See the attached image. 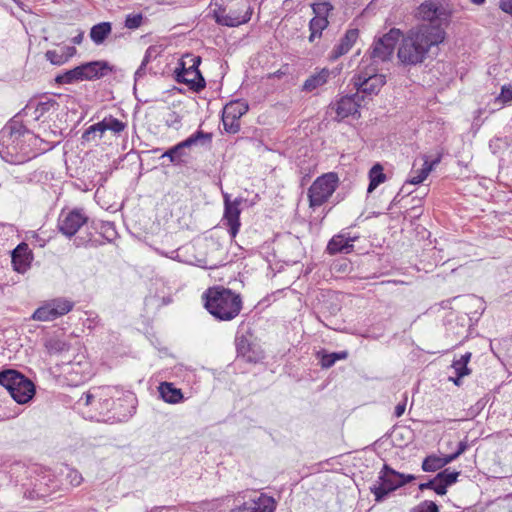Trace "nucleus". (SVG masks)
<instances>
[{"mask_svg": "<svg viewBox=\"0 0 512 512\" xmlns=\"http://www.w3.org/2000/svg\"><path fill=\"white\" fill-rule=\"evenodd\" d=\"M401 36L397 57L404 66H416L426 60L433 47L445 40L446 32L439 25L419 24Z\"/></svg>", "mask_w": 512, "mask_h": 512, "instance_id": "nucleus-1", "label": "nucleus"}, {"mask_svg": "<svg viewBox=\"0 0 512 512\" xmlns=\"http://www.w3.org/2000/svg\"><path fill=\"white\" fill-rule=\"evenodd\" d=\"M36 141L33 133L17 122L5 125L0 131V156L10 164H22L33 157L32 144Z\"/></svg>", "mask_w": 512, "mask_h": 512, "instance_id": "nucleus-2", "label": "nucleus"}, {"mask_svg": "<svg viewBox=\"0 0 512 512\" xmlns=\"http://www.w3.org/2000/svg\"><path fill=\"white\" fill-rule=\"evenodd\" d=\"M204 307L220 321H230L237 317L242 309L239 294L220 286L208 288L202 295Z\"/></svg>", "mask_w": 512, "mask_h": 512, "instance_id": "nucleus-3", "label": "nucleus"}, {"mask_svg": "<svg viewBox=\"0 0 512 512\" xmlns=\"http://www.w3.org/2000/svg\"><path fill=\"white\" fill-rule=\"evenodd\" d=\"M378 70L374 63H370L352 77L351 82L358 95L362 93L371 96L381 90L386 83V77L383 74H379Z\"/></svg>", "mask_w": 512, "mask_h": 512, "instance_id": "nucleus-4", "label": "nucleus"}, {"mask_svg": "<svg viewBox=\"0 0 512 512\" xmlns=\"http://www.w3.org/2000/svg\"><path fill=\"white\" fill-rule=\"evenodd\" d=\"M402 35L400 29L392 28L386 34L375 39L369 51L371 63L378 67L379 63L390 61L395 47Z\"/></svg>", "mask_w": 512, "mask_h": 512, "instance_id": "nucleus-5", "label": "nucleus"}, {"mask_svg": "<svg viewBox=\"0 0 512 512\" xmlns=\"http://www.w3.org/2000/svg\"><path fill=\"white\" fill-rule=\"evenodd\" d=\"M338 185L337 174L330 172L318 177L308 189L310 207H319L334 193Z\"/></svg>", "mask_w": 512, "mask_h": 512, "instance_id": "nucleus-6", "label": "nucleus"}, {"mask_svg": "<svg viewBox=\"0 0 512 512\" xmlns=\"http://www.w3.org/2000/svg\"><path fill=\"white\" fill-rule=\"evenodd\" d=\"M116 392L114 387H95L83 393L78 403L92 406L100 414H104L114 408L113 398Z\"/></svg>", "mask_w": 512, "mask_h": 512, "instance_id": "nucleus-7", "label": "nucleus"}, {"mask_svg": "<svg viewBox=\"0 0 512 512\" xmlns=\"http://www.w3.org/2000/svg\"><path fill=\"white\" fill-rule=\"evenodd\" d=\"M403 477L404 474L396 472L388 465H384L380 472L379 480L370 488L375 496V500L381 502L390 492L403 486V481L401 480Z\"/></svg>", "mask_w": 512, "mask_h": 512, "instance_id": "nucleus-8", "label": "nucleus"}, {"mask_svg": "<svg viewBox=\"0 0 512 512\" xmlns=\"http://www.w3.org/2000/svg\"><path fill=\"white\" fill-rule=\"evenodd\" d=\"M191 66L185 67V63H179V67L175 70V80L179 83L186 84L191 90L199 92L205 88V79L199 71L201 57L191 58Z\"/></svg>", "mask_w": 512, "mask_h": 512, "instance_id": "nucleus-9", "label": "nucleus"}, {"mask_svg": "<svg viewBox=\"0 0 512 512\" xmlns=\"http://www.w3.org/2000/svg\"><path fill=\"white\" fill-rule=\"evenodd\" d=\"M415 17L428 22V25H439L442 27L443 23L448 21L449 13L441 0H427L417 8Z\"/></svg>", "mask_w": 512, "mask_h": 512, "instance_id": "nucleus-10", "label": "nucleus"}, {"mask_svg": "<svg viewBox=\"0 0 512 512\" xmlns=\"http://www.w3.org/2000/svg\"><path fill=\"white\" fill-rule=\"evenodd\" d=\"M212 135L210 133H205L201 130L197 131L184 141L178 143L177 145L171 147L167 151L162 154V158L168 157L170 162L174 165H182L185 163V158L187 157V153L185 152L186 148L195 145L200 140L211 141Z\"/></svg>", "mask_w": 512, "mask_h": 512, "instance_id": "nucleus-11", "label": "nucleus"}, {"mask_svg": "<svg viewBox=\"0 0 512 512\" xmlns=\"http://www.w3.org/2000/svg\"><path fill=\"white\" fill-rule=\"evenodd\" d=\"M73 308V303L66 299H55L39 307L32 315L36 321H52L67 314Z\"/></svg>", "mask_w": 512, "mask_h": 512, "instance_id": "nucleus-12", "label": "nucleus"}, {"mask_svg": "<svg viewBox=\"0 0 512 512\" xmlns=\"http://www.w3.org/2000/svg\"><path fill=\"white\" fill-rule=\"evenodd\" d=\"M87 220V216L79 209L62 212L58 219V229L63 235L72 237L87 222Z\"/></svg>", "mask_w": 512, "mask_h": 512, "instance_id": "nucleus-13", "label": "nucleus"}, {"mask_svg": "<svg viewBox=\"0 0 512 512\" xmlns=\"http://www.w3.org/2000/svg\"><path fill=\"white\" fill-rule=\"evenodd\" d=\"M275 508V500L261 493L258 496L249 497L241 505L231 509L230 512H274Z\"/></svg>", "mask_w": 512, "mask_h": 512, "instance_id": "nucleus-14", "label": "nucleus"}, {"mask_svg": "<svg viewBox=\"0 0 512 512\" xmlns=\"http://www.w3.org/2000/svg\"><path fill=\"white\" fill-rule=\"evenodd\" d=\"M252 8L247 7L244 14L237 12L236 10H230L226 13L224 8L219 7L213 11V18L219 25L228 27H237L241 24L247 23L251 19Z\"/></svg>", "mask_w": 512, "mask_h": 512, "instance_id": "nucleus-15", "label": "nucleus"}, {"mask_svg": "<svg viewBox=\"0 0 512 512\" xmlns=\"http://www.w3.org/2000/svg\"><path fill=\"white\" fill-rule=\"evenodd\" d=\"M362 100L363 96L358 95V93L351 96L347 95L342 97L331 109L335 110L338 119L341 120L356 113Z\"/></svg>", "mask_w": 512, "mask_h": 512, "instance_id": "nucleus-16", "label": "nucleus"}, {"mask_svg": "<svg viewBox=\"0 0 512 512\" xmlns=\"http://www.w3.org/2000/svg\"><path fill=\"white\" fill-rule=\"evenodd\" d=\"M11 397L19 404L28 403L35 394V385L23 374L17 381V385L9 392Z\"/></svg>", "mask_w": 512, "mask_h": 512, "instance_id": "nucleus-17", "label": "nucleus"}, {"mask_svg": "<svg viewBox=\"0 0 512 512\" xmlns=\"http://www.w3.org/2000/svg\"><path fill=\"white\" fill-rule=\"evenodd\" d=\"M242 203L241 198H236L233 201V204H228L227 207H224V220L226 221L229 227V234L232 238L236 237L239 228H240V213L241 210L239 208Z\"/></svg>", "mask_w": 512, "mask_h": 512, "instance_id": "nucleus-18", "label": "nucleus"}, {"mask_svg": "<svg viewBox=\"0 0 512 512\" xmlns=\"http://www.w3.org/2000/svg\"><path fill=\"white\" fill-rule=\"evenodd\" d=\"M32 255L25 243L19 244L12 252V265L18 273H25L31 265Z\"/></svg>", "mask_w": 512, "mask_h": 512, "instance_id": "nucleus-19", "label": "nucleus"}, {"mask_svg": "<svg viewBox=\"0 0 512 512\" xmlns=\"http://www.w3.org/2000/svg\"><path fill=\"white\" fill-rule=\"evenodd\" d=\"M84 81H91L104 77L111 71L106 61H92L80 65Z\"/></svg>", "mask_w": 512, "mask_h": 512, "instance_id": "nucleus-20", "label": "nucleus"}, {"mask_svg": "<svg viewBox=\"0 0 512 512\" xmlns=\"http://www.w3.org/2000/svg\"><path fill=\"white\" fill-rule=\"evenodd\" d=\"M359 36L358 29H349L345 35L340 39L339 43L334 46L330 53V60H336L341 56L349 52L352 46L355 44Z\"/></svg>", "mask_w": 512, "mask_h": 512, "instance_id": "nucleus-21", "label": "nucleus"}, {"mask_svg": "<svg viewBox=\"0 0 512 512\" xmlns=\"http://www.w3.org/2000/svg\"><path fill=\"white\" fill-rule=\"evenodd\" d=\"M331 74H334V71L329 70L328 68H323L320 71L310 75L303 84V90L306 92H312L315 89L325 85L328 82Z\"/></svg>", "mask_w": 512, "mask_h": 512, "instance_id": "nucleus-22", "label": "nucleus"}, {"mask_svg": "<svg viewBox=\"0 0 512 512\" xmlns=\"http://www.w3.org/2000/svg\"><path fill=\"white\" fill-rule=\"evenodd\" d=\"M351 241L352 239L345 238L344 235H336L329 241L326 250L331 255L349 253L353 248Z\"/></svg>", "mask_w": 512, "mask_h": 512, "instance_id": "nucleus-23", "label": "nucleus"}, {"mask_svg": "<svg viewBox=\"0 0 512 512\" xmlns=\"http://www.w3.org/2000/svg\"><path fill=\"white\" fill-rule=\"evenodd\" d=\"M235 344L239 356L244 357L249 362L257 360L258 355L255 353L249 339L245 335L236 336Z\"/></svg>", "mask_w": 512, "mask_h": 512, "instance_id": "nucleus-24", "label": "nucleus"}, {"mask_svg": "<svg viewBox=\"0 0 512 512\" xmlns=\"http://www.w3.org/2000/svg\"><path fill=\"white\" fill-rule=\"evenodd\" d=\"M159 393L165 402L172 404L180 402L183 398L181 390L168 382H164L160 385Z\"/></svg>", "mask_w": 512, "mask_h": 512, "instance_id": "nucleus-25", "label": "nucleus"}, {"mask_svg": "<svg viewBox=\"0 0 512 512\" xmlns=\"http://www.w3.org/2000/svg\"><path fill=\"white\" fill-rule=\"evenodd\" d=\"M440 162V157L432 160L431 162L428 161V158L425 156L423 166L420 170L416 171V175H413L406 184H420L422 183L429 175V173L433 170V168Z\"/></svg>", "mask_w": 512, "mask_h": 512, "instance_id": "nucleus-26", "label": "nucleus"}, {"mask_svg": "<svg viewBox=\"0 0 512 512\" xmlns=\"http://www.w3.org/2000/svg\"><path fill=\"white\" fill-rule=\"evenodd\" d=\"M112 31L110 22H101L94 25L90 30V38L96 44H102Z\"/></svg>", "mask_w": 512, "mask_h": 512, "instance_id": "nucleus-27", "label": "nucleus"}, {"mask_svg": "<svg viewBox=\"0 0 512 512\" xmlns=\"http://www.w3.org/2000/svg\"><path fill=\"white\" fill-rule=\"evenodd\" d=\"M248 109L249 107L247 103L240 100H236L231 101L225 105L223 109V114L232 116V118L240 119L248 111Z\"/></svg>", "mask_w": 512, "mask_h": 512, "instance_id": "nucleus-28", "label": "nucleus"}, {"mask_svg": "<svg viewBox=\"0 0 512 512\" xmlns=\"http://www.w3.org/2000/svg\"><path fill=\"white\" fill-rule=\"evenodd\" d=\"M55 81L58 84H72L79 81H84L80 65L57 75Z\"/></svg>", "mask_w": 512, "mask_h": 512, "instance_id": "nucleus-29", "label": "nucleus"}, {"mask_svg": "<svg viewBox=\"0 0 512 512\" xmlns=\"http://www.w3.org/2000/svg\"><path fill=\"white\" fill-rule=\"evenodd\" d=\"M21 375V373L13 369L3 370L0 372V385L10 392L13 390V387L17 385V381L20 379Z\"/></svg>", "mask_w": 512, "mask_h": 512, "instance_id": "nucleus-30", "label": "nucleus"}, {"mask_svg": "<svg viewBox=\"0 0 512 512\" xmlns=\"http://www.w3.org/2000/svg\"><path fill=\"white\" fill-rule=\"evenodd\" d=\"M471 356V352H466L465 354L461 355L459 359H455L453 361L452 368L454 369L455 375L464 377L471 373V370L467 366L471 359Z\"/></svg>", "mask_w": 512, "mask_h": 512, "instance_id": "nucleus-31", "label": "nucleus"}, {"mask_svg": "<svg viewBox=\"0 0 512 512\" xmlns=\"http://www.w3.org/2000/svg\"><path fill=\"white\" fill-rule=\"evenodd\" d=\"M328 24V19L312 18L309 22V41L313 42L316 38H320L323 30L327 28Z\"/></svg>", "mask_w": 512, "mask_h": 512, "instance_id": "nucleus-32", "label": "nucleus"}, {"mask_svg": "<svg viewBox=\"0 0 512 512\" xmlns=\"http://www.w3.org/2000/svg\"><path fill=\"white\" fill-rule=\"evenodd\" d=\"M45 348L50 354H59L69 350V345L59 338H49L45 341Z\"/></svg>", "mask_w": 512, "mask_h": 512, "instance_id": "nucleus-33", "label": "nucleus"}, {"mask_svg": "<svg viewBox=\"0 0 512 512\" xmlns=\"http://www.w3.org/2000/svg\"><path fill=\"white\" fill-rule=\"evenodd\" d=\"M58 108V103L54 99H47L46 101H40L37 103L35 107V119L38 120L40 117L44 116L50 110H56Z\"/></svg>", "mask_w": 512, "mask_h": 512, "instance_id": "nucleus-34", "label": "nucleus"}, {"mask_svg": "<svg viewBox=\"0 0 512 512\" xmlns=\"http://www.w3.org/2000/svg\"><path fill=\"white\" fill-rule=\"evenodd\" d=\"M347 357L348 353L346 351L322 354L320 363L323 368H330L336 361L346 359Z\"/></svg>", "mask_w": 512, "mask_h": 512, "instance_id": "nucleus-35", "label": "nucleus"}, {"mask_svg": "<svg viewBox=\"0 0 512 512\" xmlns=\"http://www.w3.org/2000/svg\"><path fill=\"white\" fill-rule=\"evenodd\" d=\"M385 175L382 173V168L379 164L375 165L370 171V183L368 186V193H371L380 183L384 182Z\"/></svg>", "mask_w": 512, "mask_h": 512, "instance_id": "nucleus-36", "label": "nucleus"}, {"mask_svg": "<svg viewBox=\"0 0 512 512\" xmlns=\"http://www.w3.org/2000/svg\"><path fill=\"white\" fill-rule=\"evenodd\" d=\"M441 468H443V462L437 455H429L422 462V469L425 472H435Z\"/></svg>", "mask_w": 512, "mask_h": 512, "instance_id": "nucleus-37", "label": "nucleus"}, {"mask_svg": "<svg viewBox=\"0 0 512 512\" xmlns=\"http://www.w3.org/2000/svg\"><path fill=\"white\" fill-rule=\"evenodd\" d=\"M106 131V127L104 125V122L103 120L94 124V125H91L89 128H87L85 130V132L83 133L82 135V139L84 141H91V140H94L95 137H96V133H99L100 134V137L102 136V134Z\"/></svg>", "mask_w": 512, "mask_h": 512, "instance_id": "nucleus-38", "label": "nucleus"}, {"mask_svg": "<svg viewBox=\"0 0 512 512\" xmlns=\"http://www.w3.org/2000/svg\"><path fill=\"white\" fill-rule=\"evenodd\" d=\"M459 475H460V472L450 471L449 469H445L436 475V480L442 482L444 485L449 487L452 484L457 482Z\"/></svg>", "mask_w": 512, "mask_h": 512, "instance_id": "nucleus-39", "label": "nucleus"}, {"mask_svg": "<svg viewBox=\"0 0 512 512\" xmlns=\"http://www.w3.org/2000/svg\"><path fill=\"white\" fill-rule=\"evenodd\" d=\"M314 18L327 19L329 12L333 9V6L329 2H317L312 5Z\"/></svg>", "mask_w": 512, "mask_h": 512, "instance_id": "nucleus-40", "label": "nucleus"}, {"mask_svg": "<svg viewBox=\"0 0 512 512\" xmlns=\"http://www.w3.org/2000/svg\"><path fill=\"white\" fill-rule=\"evenodd\" d=\"M106 131L110 130L116 134L122 132L126 128V124L112 116L103 119Z\"/></svg>", "mask_w": 512, "mask_h": 512, "instance_id": "nucleus-41", "label": "nucleus"}, {"mask_svg": "<svg viewBox=\"0 0 512 512\" xmlns=\"http://www.w3.org/2000/svg\"><path fill=\"white\" fill-rule=\"evenodd\" d=\"M222 123L226 132L235 134L240 129V122L238 118H232L222 113Z\"/></svg>", "mask_w": 512, "mask_h": 512, "instance_id": "nucleus-42", "label": "nucleus"}, {"mask_svg": "<svg viewBox=\"0 0 512 512\" xmlns=\"http://www.w3.org/2000/svg\"><path fill=\"white\" fill-rule=\"evenodd\" d=\"M47 60H49L53 65H63L66 63L67 56H65V53L58 52L56 50H48L45 54Z\"/></svg>", "mask_w": 512, "mask_h": 512, "instance_id": "nucleus-43", "label": "nucleus"}, {"mask_svg": "<svg viewBox=\"0 0 512 512\" xmlns=\"http://www.w3.org/2000/svg\"><path fill=\"white\" fill-rule=\"evenodd\" d=\"M143 15L139 14H129L125 19V27L128 29H137L142 25Z\"/></svg>", "mask_w": 512, "mask_h": 512, "instance_id": "nucleus-44", "label": "nucleus"}, {"mask_svg": "<svg viewBox=\"0 0 512 512\" xmlns=\"http://www.w3.org/2000/svg\"><path fill=\"white\" fill-rule=\"evenodd\" d=\"M411 512H439V508L435 502L426 500L414 507Z\"/></svg>", "mask_w": 512, "mask_h": 512, "instance_id": "nucleus-45", "label": "nucleus"}, {"mask_svg": "<svg viewBox=\"0 0 512 512\" xmlns=\"http://www.w3.org/2000/svg\"><path fill=\"white\" fill-rule=\"evenodd\" d=\"M66 479L73 487L79 486L83 481L82 475L75 469L68 470Z\"/></svg>", "mask_w": 512, "mask_h": 512, "instance_id": "nucleus-46", "label": "nucleus"}, {"mask_svg": "<svg viewBox=\"0 0 512 512\" xmlns=\"http://www.w3.org/2000/svg\"><path fill=\"white\" fill-rule=\"evenodd\" d=\"M498 101L502 103H507L512 100V86H503L501 89V93L497 98Z\"/></svg>", "mask_w": 512, "mask_h": 512, "instance_id": "nucleus-47", "label": "nucleus"}, {"mask_svg": "<svg viewBox=\"0 0 512 512\" xmlns=\"http://www.w3.org/2000/svg\"><path fill=\"white\" fill-rule=\"evenodd\" d=\"M181 122V118L178 114L175 112H172L169 114L168 118L166 119V124L169 127L178 128L179 124Z\"/></svg>", "mask_w": 512, "mask_h": 512, "instance_id": "nucleus-48", "label": "nucleus"}, {"mask_svg": "<svg viewBox=\"0 0 512 512\" xmlns=\"http://www.w3.org/2000/svg\"><path fill=\"white\" fill-rule=\"evenodd\" d=\"M500 8L512 16V0H501Z\"/></svg>", "mask_w": 512, "mask_h": 512, "instance_id": "nucleus-49", "label": "nucleus"}, {"mask_svg": "<svg viewBox=\"0 0 512 512\" xmlns=\"http://www.w3.org/2000/svg\"><path fill=\"white\" fill-rule=\"evenodd\" d=\"M437 481H438V480H436V476H435L433 479L429 480L428 482L421 483V484L419 485V489H420L421 491H423V490H425V489H432V490H433V489H434L435 484L437 483Z\"/></svg>", "mask_w": 512, "mask_h": 512, "instance_id": "nucleus-50", "label": "nucleus"}, {"mask_svg": "<svg viewBox=\"0 0 512 512\" xmlns=\"http://www.w3.org/2000/svg\"><path fill=\"white\" fill-rule=\"evenodd\" d=\"M438 495H445L447 492V486L442 482L437 481L433 489Z\"/></svg>", "mask_w": 512, "mask_h": 512, "instance_id": "nucleus-51", "label": "nucleus"}, {"mask_svg": "<svg viewBox=\"0 0 512 512\" xmlns=\"http://www.w3.org/2000/svg\"><path fill=\"white\" fill-rule=\"evenodd\" d=\"M405 409H406V400L404 402H402V403H399L395 407L394 415L396 417H401L404 414Z\"/></svg>", "mask_w": 512, "mask_h": 512, "instance_id": "nucleus-52", "label": "nucleus"}, {"mask_svg": "<svg viewBox=\"0 0 512 512\" xmlns=\"http://www.w3.org/2000/svg\"><path fill=\"white\" fill-rule=\"evenodd\" d=\"M456 458H458V454H456V453H453V454H450V455H447L444 457H440L441 462H443V467L446 466L447 464L451 463L452 461H454Z\"/></svg>", "mask_w": 512, "mask_h": 512, "instance_id": "nucleus-53", "label": "nucleus"}, {"mask_svg": "<svg viewBox=\"0 0 512 512\" xmlns=\"http://www.w3.org/2000/svg\"><path fill=\"white\" fill-rule=\"evenodd\" d=\"M62 53H65L67 60H69L76 53V49L74 47H65L63 48Z\"/></svg>", "mask_w": 512, "mask_h": 512, "instance_id": "nucleus-54", "label": "nucleus"}, {"mask_svg": "<svg viewBox=\"0 0 512 512\" xmlns=\"http://www.w3.org/2000/svg\"><path fill=\"white\" fill-rule=\"evenodd\" d=\"M145 68L146 66L140 65V67L135 72V81H138L141 77L145 75Z\"/></svg>", "mask_w": 512, "mask_h": 512, "instance_id": "nucleus-55", "label": "nucleus"}, {"mask_svg": "<svg viewBox=\"0 0 512 512\" xmlns=\"http://www.w3.org/2000/svg\"><path fill=\"white\" fill-rule=\"evenodd\" d=\"M151 52H152V48H148L146 53H145V56L142 60V66H147V64L150 62V59H151Z\"/></svg>", "mask_w": 512, "mask_h": 512, "instance_id": "nucleus-56", "label": "nucleus"}, {"mask_svg": "<svg viewBox=\"0 0 512 512\" xmlns=\"http://www.w3.org/2000/svg\"><path fill=\"white\" fill-rule=\"evenodd\" d=\"M198 56H194L191 54H187L184 56V58L180 61V63H185V67L191 66L192 62H190L191 58H197Z\"/></svg>", "mask_w": 512, "mask_h": 512, "instance_id": "nucleus-57", "label": "nucleus"}, {"mask_svg": "<svg viewBox=\"0 0 512 512\" xmlns=\"http://www.w3.org/2000/svg\"><path fill=\"white\" fill-rule=\"evenodd\" d=\"M83 37H84V32L81 31L76 36H74L72 38V43L73 44H81Z\"/></svg>", "mask_w": 512, "mask_h": 512, "instance_id": "nucleus-58", "label": "nucleus"}, {"mask_svg": "<svg viewBox=\"0 0 512 512\" xmlns=\"http://www.w3.org/2000/svg\"><path fill=\"white\" fill-rule=\"evenodd\" d=\"M466 448H467V443H466V442L461 441V442L459 443L458 449H457V451H456L455 453H456V454H458V457H459L462 453H464V451L466 450Z\"/></svg>", "mask_w": 512, "mask_h": 512, "instance_id": "nucleus-59", "label": "nucleus"}, {"mask_svg": "<svg viewBox=\"0 0 512 512\" xmlns=\"http://www.w3.org/2000/svg\"><path fill=\"white\" fill-rule=\"evenodd\" d=\"M219 502V499H215L212 501H207L202 503V508L205 509L206 507H214Z\"/></svg>", "mask_w": 512, "mask_h": 512, "instance_id": "nucleus-60", "label": "nucleus"}, {"mask_svg": "<svg viewBox=\"0 0 512 512\" xmlns=\"http://www.w3.org/2000/svg\"><path fill=\"white\" fill-rule=\"evenodd\" d=\"M462 378L463 377H460L459 375H456L455 377H450L449 380L453 381V383L456 385V386H460L461 383H462Z\"/></svg>", "mask_w": 512, "mask_h": 512, "instance_id": "nucleus-61", "label": "nucleus"}, {"mask_svg": "<svg viewBox=\"0 0 512 512\" xmlns=\"http://www.w3.org/2000/svg\"><path fill=\"white\" fill-rule=\"evenodd\" d=\"M415 479V476L414 475H404L403 478H401V480L403 481V485H405L406 483H409L411 481H413Z\"/></svg>", "mask_w": 512, "mask_h": 512, "instance_id": "nucleus-62", "label": "nucleus"}, {"mask_svg": "<svg viewBox=\"0 0 512 512\" xmlns=\"http://www.w3.org/2000/svg\"><path fill=\"white\" fill-rule=\"evenodd\" d=\"M228 204H233V201L230 200V197L228 194H224V207H227Z\"/></svg>", "mask_w": 512, "mask_h": 512, "instance_id": "nucleus-63", "label": "nucleus"}, {"mask_svg": "<svg viewBox=\"0 0 512 512\" xmlns=\"http://www.w3.org/2000/svg\"><path fill=\"white\" fill-rule=\"evenodd\" d=\"M470 1L477 5L483 4L485 2V0H470Z\"/></svg>", "mask_w": 512, "mask_h": 512, "instance_id": "nucleus-64", "label": "nucleus"}]
</instances>
